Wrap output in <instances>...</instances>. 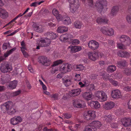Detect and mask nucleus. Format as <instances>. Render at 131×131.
<instances>
[{"mask_svg":"<svg viewBox=\"0 0 131 131\" xmlns=\"http://www.w3.org/2000/svg\"><path fill=\"white\" fill-rule=\"evenodd\" d=\"M110 82L114 86H116L118 85V83L117 81L113 80L112 79H110Z\"/></svg>","mask_w":131,"mask_h":131,"instance_id":"5fc2aeb1","label":"nucleus"},{"mask_svg":"<svg viewBox=\"0 0 131 131\" xmlns=\"http://www.w3.org/2000/svg\"><path fill=\"white\" fill-rule=\"evenodd\" d=\"M126 62L125 60H121L117 62V66L119 68H123L126 66Z\"/></svg>","mask_w":131,"mask_h":131,"instance_id":"473e14b6","label":"nucleus"},{"mask_svg":"<svg viewBox=\"0 0 131 131\" xmlns=\"http://www.w3.org/2000/svg\"><path fill=\"white\" fill-rule=\"evenodd\" d=\"M121 122L123 125L125 127L131 125V119L130 118H124L122 119Z\"/></svg>","mask_w":131,"mask_h":131,"instance_id":"aec40b11","label":"nucleus"},{"mask_svg":"<svg viewBox=\"0 0 131 131\" xmlns=\"http://www.w3.org/2000/svg\"><path fill=\"white\" fill-rule=\"evenodd\" d=\"M73 104L75 107L79 108L82 107V104L80 103L77 100H75L73 103Z\"/></svg>","mask_w":131,"mask_h":131,"instance_id":"c03bdc74","label":"nucleus"},{"mask_svg":"<svg viewBox=\"0 0 131 131\" xmlns=\"http://www.w3.org/2000/svg\"><path fill=\"white\" fill-rule=\"evenodd\" d=\"M108 20L105 17H99L96 19V22L98 24H106L107 23Z\"/></svg>","mask_w":131,"mask_h":131,"instance_id":"6ab92c4d","label":"nucleus"},{"mask_svg":"<svg viewBox=\"0 0 131 131\" xmlns=\"http://www.w3.org/2000/svg\"><path fill=\"white\" fill-rule=\"evenodd\" d=\"M43 131H52L53 130V129H48L47 127H45L43 128Z\"/></svg>","mask_w":131,"mask_h":131,"instance_id":"338daca9","label":"nucleus"},{"mask_svg":"<svg viewBox=\"0 0 131 131\" xmlns=\"http://www.w3.org/2000/svg\"><path fill=\"white\" fill-rule=\"evenodd\" d=\"M88 5L92 8L95 7H96L98 12L101 13L103 10H106L107 9V2L105 0H99L97 1L95 5H94L93 0H88Z\"/></svg>","mask_w":131,"mask_h":131,"instance_id":"f257e3e1","label":"nucleus"},{"mask_svg":"<svg viewBox=\"0 0 131 131\" xmlns=\"http://www.w3.org/2000/svg\"><path fill=\"white\" fill-rule=\"evenodd\" d=\"M74 25L76 28L78 29H80L84 26L82 22L79 20L75 21L74 23Z\"/></svg>","mask_w":131,"mask_h":131,"instance_id":"c756f323","label":"nucleus"},{"mask_svg":"<svg viewBox=\"0 0 131 131\" xmlns=\"http://www.w3.org/2000/svg\"><path fill=\"white\" fill-rule=\"evenodd\" d=\"M88 38V36L86 35L81 36L80 37V39L81 40L84 41L86 38Z\"/></svg>","mask_w":131,"mask_h":131,"instance_id":"680f3d73","label":"nucleus"},{"mask_svg":"<svg viewBox=\"0 0 131 131\" xmlns=\"http://www.w3.org/2000/svg\"><path fill=\"white\" fill-rule=\"evenodd\" d=\"M128 108L129 109H131V99H130L127 103Z\"/></svg>","mask_w":131,"mask_h":131,"instance_id":"774afa93","label":"nucleus"},{"mask_svg":"<svg viewBox=\"0 0 131 131\" xmlns=\"http://www.w3.org/2000/svg\"><path fill=\"white\" fill-rule=\"evenodd\" d=\"M38 62L43 65L48 66L50 65L51 62L49 59L45 56H41L38 58Z\"/></svg>","mask_w":131,"mask_h":131,"instance_id":"39448f33","label":"nucleus"},{"mask_svg":"<svg viewBox=\"0 0 131 131\" xmlns=\"http://www.w3.org/2000/svg\"><path fill=\"white\" fill-rule=\"evenodd\" d=\"M16 49V47H14L12 48L9 50L7 51L4 54V56L5 57H7L9 55L11 54Z\"/></svg>","mask_w":131,"mask_h":131,"instance_id":"ea45409f","label":"nucleus"},{"mask_svg":"<svg viewBox=\"0 0 131 131\" xmlns=\"http://www.w3.org/2000/svg\"><path fill=\"white\" fill-rule=\"evenodd\" d=\"M95 88V86L93 84H89L86 85V89L87 91H91L93 90Z\"/></svg>","mask_w":131,"mask_h":131,"instance_id":"a18cd8bd","label":"nucleus"},{"mask_svg":"<svg viewBox=\"0 0 131 131\" xmlns=\"http://www.w3.org/2000/svg\"><path fill=\"white\" fill-rule=\"evenodd\" d=\"M107 35L109 36H112L114 34V30L112 28H108Z\"/></svg>","mask_w":131,"mask_h":131,"instance_id":"de8ad7c7","label":"nucleus"},{"mask_svg":"<svg viewBox=\"0 0 131 131\" xmlns=\"http://www.w3.org/2000/svg\"><path fill=\"white\" fill-rule=\"evenodd\" d=\"M72 116L71 114L69 113H65L63 114L62 115V117L65 119H68L70 118Z\"/></svg>","mask_w":131,"mask_h":131,"instance_id":"09e8293b","label":"nucleus"},{"mask_svg":"<svg viewBox=\"0 0 131 131\" xmlns=\"http://www.w3.org/2000/svg\"><path fill=\"white\" fill-rule=\"evenodd\" d=\"M70 40L72 42L73 45H78L80 43L79 40L78 39H71V40Z\"/></svg>","mask_w":131,"mask_h":131,"instance_id":"603ef678","label":"nucleus"},{"mask_svg":"<svg viewBox=\"0 0 131 131\" xmlns=\"http://www.w3.org/2000/svg\"><path fill=\"white\" fill-rule=\"evenodd\" d=\"M15 117L18 124L22 121V119L20 116H18L17 117Z\"/></svg>","mask_w":131,"mask_h":131,"instance_id":"13d9d810","label":"nucleus"},{"mask_svg":"<svg viewBox=\"0 0 131 131\" xmlns=\"http://www.w3.org/2000/svg\"><path fill=\"white\" fill-rule=\"evenodd\" d=\"M18 82L16 80H14L10 82L9 84L8 87L11 89H15L17 85Z\"/></svg>","mask_w":131,"mask_h":131,"instance_id":"7c9ffc66","label":"nucleus"},{"mask_svg":"<svg viewBox=\"0 0 131 131\" xmlns=\"http://www.w3.org/2000/svg\"><path fill=\"white\" fill-rule=\"evenodd\" d=\"M48 25L49 26L54 27L56 25V23H54V22L53 21L52 22H50L48 23Z\"/></svg>","mask_w":131,"mask_h":131,"instance_id":"69168bd1","label":"nucleus"},{"mask_svg":"<svg viewBox=\"0 0 131 131\" xmlns=\"http://www.w3.org/2000/svg\"><path fill=\"white\" fill-rule=\"evenodd\" d=\"M95 117V112L94 111H90L84 113V118L86 120L94 119Z\"/></svg>","mask_w":131,"mask_h":131,"instance_id":"1a4fd4ad","label":"nucleus"},{"mask_svg":"<svg viewBox=\"0 0 131 131\" xmlns=\"http://www.w3.org/2000/svg\"><path fill=\"white\" fill-rule=\"evenodd\" d=\"M84 66L82 64L77 65L75 68V70L77 71H82L84 70Z\"/></svg>","mask_w":131,"mask_h":131,"instance_id":"79ce46f5","label":"nucleus"},{"mask_svg":"<svg viewBox=\"0 0 131 131\" xmlns=\"http://www.w3.org/2000/svg\"><path fill=\"white\" fill-rule=\"evenodd\" d=\"M110 123L111 126L112 128H116L117 127L118 124L117 123L114 122L112 123Z\"/></svg>","mask_w":131,"mask_h":131,"instance_id":"e2e57ef3","label":"nucleus"},{"mask_svg":"<svg viewBox=\"0 0 131 131\" xmlns=\"http://www.w3.org/2000/svg\"><path fill=\"white\" fill-rule=\"evenodd\" d=\"M91 124L95 128H96V130L97 129L100 128L102 125L101 124L100 122L97 121H93Z\"/></svg>","mask_w":131,"mask_h":131,"instance_id":"2f4dec72","label":"nucleus"},{"mask_svg":"<svg viewBox=\"0 0 131 131\" xmlns=\"http://www.w3.org/2000/svg\"><path fill=\"white\" fill-rule=\"evenodd\" d=\"M45 35L47 36V39H55L57 37L56 34L52 32H48L45 34Z\"/></svg>","mask_w":131,"mask_h":131,"instance_id":"393cba45","label":"nucleus"},{"mask_svg":"<svg viewBox=\"0 0 131 131\" xmlns=\"http://www.w3.org/2000/svg\"><path fill=\"white\" fill-rule=\"evenodd\" d=\"M68 28L65 26H62L59 27L57 31L59 33H63L68 31Z\"/></svg>","mask_w":131,"mask_h":131,"instance_id":"cd10ccee","label":"nucleus"},{"mask_svg":"<svg viewBox=\"0 0 131 131\" xmlns=\"http://www.w3.org/2000/svg\"><path fill=\"white\" fill-rule=\"evenodd\" d=\"M53 14L55 16L57 20L59 21H60L61 19V15L58 14V11L57 10L55 9H53L52 11Z\"/></svg>","mask_w":131,"mask_h":131,"instance_id":"c85d7f7f","label":"nucleus"},{"mask_svg":"<svg viewBox=\"0 0 131 131\" xmlns=\"http://www.w3.org/2000/svg\"><path fill=\"white\" fill-rule=\"evenodd\" d=\"M62 63L63 61L61 60H59L54 62L53 64L52 65L53 67L51 71L52 74H54L58 70V69H56L54 66H57Z\"/></svg>","mask_w":131,"mask_h":131,"instance_id":"a211bd4d","label":"nucleus"},{"mask_svg":"<svg viewBox=\"0 0 131 131\" xmlns=\"http://www.w3.org/2000/svg\"><path fill=\"white\" fill-rule=\"evenodd\" d=\"M62 82L66 87H68L71 84L72 79L71 77L66 76L62 79Z\"/></svg>","mask_w":131,"mask_h":131,"instance_id":"dca6fc26","label":"nucleus"},{"mask_svg":"<svg viewBox=\"0 0 131 131\" xmlns=\"http://www.w3.org/2000/svg\"><path fill=\"white\" fill-rule=\"evenodd\" d=\"M88 105L92 108H98L100 107V104L97 101H92L89 102Z\"/></svg>","mask_w":131,"mask_h":131,"instance_id":"4be33fe9","label":"nucleus"},{"mask_svg":"<svg viewBox=\"0 0 131 131\" xmlns=\"http://www.w3.org/2000/svg\"><path fill=\"white\" fill-rule=\"evenodd\" d=\"M95 95L100 102H103L106 100L107 96L105 93L102 91H97L95 93Z\"/></svg>","mask_w":131,"mask_h":131,"instance_id":"7ed1b4c3","label":"nucleus"},{"mask_svg":"<svg viewBox=\"0 0 131 131\" xmlns=\"http://www.w3.org/2000/svg\"><path fill=\"white\" fill-rule=\"evenodd\" d=\"M114 106V103L112 101L106 102L104 106V108L107 110L111 109Z\"/></svg>","mask_w":131,"mask_h":131,"instance_id":"b1692460","label":"nucleus"},{"mask_svg":"<svg viewBox=\"0 0 131 131\" xmlns=\"http://www.w3.org/2000/svg\"><path fill=\"white\" fill-rule=\"evenodd\" d=\"M96 128L94 127L91 124L90 125L86 127L84 131H96Z\"/></svg>","mask_w":131,"mask_h":131,"instance_id":"c9c22d12","label":"nucleus"},{"mask_svg":"<svg viewBox=\"0 0 131 131\" xmlns=\"http://www.w3.org/2000/svg\"><path fill=\"white\" fill-rule=\"evenodd\" d=\"M103 118L104 119L106 120L107 122L110 123L113 120H114L116 117L114 116L112 114H110L107 116L106 115L104 116Z\"/></svg>","mask_w":131,"mask_h":131,"instance_id":"412c9836","label":"nucleus"},{"mask_svg":"<svg viewBox=\"0 0 131 131\" xmlns=\"http://www.w3.org/2000/svg\"><path fill=\"white\" fill-rule=\"evenodd\" d=\"M75 80L78 81H80L81 80V78L80 74H76L75 75Z\"/></svg>","mask_w":131,"mask_h":131,"instance_id":"bf43d9fd","label":"nucleus"},{"mask_svg":"<svg viewBox=\"0 0 131 131\" xmlns=\"http://www.w3.org/2000/svg\"><path fill=\"white\" fill-rule=\"evenodd\" d=\"M111 96L114 99H117L120 98L122 94L120 91L118 89L113 90L111 93Z\"/></svg>","mask_w":131,"mask_h":131,"instance_id":"9b49d317","label":"nucleus"},{"mask_svg":"<svg viewBox=\"0 0 131 131\" xmlns=\"http://www.w3.org/2000/svg\"><path fill=\"white\" fill-rule=\"evenodd\" d=\"M119 40L122 43L127 46H129L131 43V41L129 37L124 35L121 36L119 37Z\"/></svg>","mask_w":131,"mask_h":131,"instance_id":"9d476101","label":"nucleus"},{"mask_svg":"<svg viewBox=\"0 0 131 131\" xmlns=\"http://www.w3.org/2000/svg\"><path fill=\"white\" fill-rule=\"evenodd\" d=\"M73 37V36L71 34H66L61 35L60 37V39L61 41H66L69 40H71Z\"/></svg>","mask_w":131,"mask_h":131,"instance_id":"ddd939ff","label":"nucleus"},{"mask_svg":"<svg viewBox=\"0 0 131 131\" xmlns=\"http://www.w3.org/2000/svg\"><path fill=\"white\" fill-rule=\"evenodd\" d=\"M123 73L127 76L131 75V69L129 68H126L124 70Z\"/></svg>","mask_w":131,"mask_h":131,"instance_id":"37998d69","label":"nucleus"},{"mask_svg":"<svg viewBox=\"0 0 131 131\" xmlns=\"http://www.w3.org/2000/svg\"><path fill=\"white\" fill-rule=\"evenodd\" d=\"M116 69V68L115 66L111 65L108 67L107 71L108 72H112L115 71Z\"/></svg>","mask_w":131,"mask_h":131,"instance_id":"4c0bfd02","label":"nucleus"},{"mask_svg":"<svg viewBox=\"0 0 131 131\" xmlns=\"http://www.w3.org/2000/svg\"><path fill=\"white\" fill-rule=\"evenodd\" d=\"M108 28L106 27H103L101 28V31L104 34L106 35H107V32Z\"/></svg>","mask_w":131,"mask_h":131,"instance_id":"49530a36","label":"nucleus"},{"mask_svg":"<svg viewBox=\"0 0 131 131\" xmlns=\"http://www.w3.org/2000/svg\"><path fill=\"white\" fill-rule=\"evenodd\" d=\"M10 46L9 43H4L2 46V48L3 49L6 50L7 49L8 47Z\"/></svg>","mask_w":131,"mask_h":131,"instance_id":"6e6d98bb","label":"nucleus"},{"mask_svg":"<svg viewBox=\"0 0 131 131\" xmlns=\"http://www.w3.org/2000/svg\"><path fill=\"white\" fill-rule=\"evenodd\" d=\"M117 47L118 48L121 49H126L125 45L122 43L117 42Z\"/></svg>","mask_w":131,"mask_h":131,"instance_id":"8fccbe9b","label":"nucleus"},{"mask_svg":"<svg viewBox=\"0 0 131 131\" xmlns=\"http://www.w3.org/2000/svg\"><path fill=\"white\" fill-rule=\"evenodd\" d=\"M12 70L13 68L11 65L7 62L2 63L0 68V70L1 71L4 73H7Z\"/></svg>","mask_w":131,"mask_h":131,"instance_id":"f03ea898","label":"nucleus"},{"mask_svg":"<svg viewBox=\"0 0 131 131\" xmlns=\"http://www.w3.org/2000/svg\"><path fill=\"white\" fill-rule=\"evenodd\" d=\"M61 20L63 23L66 25H68L71 23V20L70 18L66 15L63 16L61 15L60 20Z\"/></svg>","mask_w":131,"mask_h":131,"instance_id":"f3484780","label":"nucleus"},{"mask_svg":"<svg viewBox=\"0 0 131 131\" xmlns=\"http://www.w3.org/2000/svg\"><path fill=\"white\" fill-rule=\"evenodd\" d=\"M78 0H73L70 3V11L72 13H74L79 6Z\"/></svg>","mask_w":131,"mask_h":131,"instance_id":"6e6552de","label":"nucleus"},{"mask_svg":"<svg viewBox=\"0 0 131 131\" xmlns=\"http://www.w3.org/2000/svg\"><path fill=\"white\" fill-rule=\"evenodd\" d=\"M100 75L103 76V78L104 80H107L110 79V76L108 74L104 72H102V73H100Z\"/></svg>","mask_w":131,"mask_h":131,"instance_id":"58836bf2","label":"nucleus"},{"mask_svg":"<svg viewBox=\"0 0 131 131\" xmlns=\"http://www.w3.org/2000/svg\"><path fill=\"white\" fill-rule=\"evenodd\" d=\"M32 27L34 30L38 32H42L44 30L43 26L36 23H34Z\"/></svg>","mask_w":131,"mask_h":131,"instance_id":"4468645a","label":"nucleus"},{"mask_svg":"<svg viewBox=\"0 0 131 131\" xmlns=\"http://www.w3.org/2000/svg\"><path fill=\"white\" fill-rule=\"evenodd\" d=\"M124 89L126 91H131V87L129 86L125 87L124 88Z\"/></svg>","mask_w":131,"mask_h":131,"instance_id":"0e129e2a","label":"nucleus"},{"mask_svg":"<svg viewBox=\"0 0 131 131\" xmlns=\"http://www.w3.org/2000/svg\"><path fill=\"white\" fill-rule=\"evenodd\" d=\"M118 55L121 57H124L128 58L130 56L129 53L122 50H119L118 52Z\"/></svg>","mask_w":131,"mask_h":131,"instance_id":"5701e85b","label":"nucleus"},{"mask_svg":"<svg viewBox=\"0 0 131 131\" xmlns=\"http://www.w3.org/2000/svg\"><path fill=\"white\" fill-rule=\"evenodd\" d=\"M17 19H15V17L10 22H9V23L6 26H9L8 28H10L12 27L13 25H14V24H12V23L13 22L15 21V20Z\"/></svg>","mask_w":131,"mask_h":131,"instance_id":"3c124183","label":"nucleus"},{"mask_svg":"<svg viewBox=\"0 0 131 131\" xmlns=\"http://www.w3.org/2000/svg\"><path fill=\"white\" fill-rule=\"evenodd\" d=\"M88 56L89 58L91 60L94 61L99 57H102L103 55V53L100 52H89L88 53Z\"/></svg>","mask_w":131,"mask_h":131,"instance_id":"423d86ee","label":"nucleus"},{"mask_svg":"<svg viewBox=\"0 0 131 131\" xmlns=\"http://www.w3.org/2000/svg\"><path fill=\"white\" fill-rule=\"evenodd\" d=\"M82 96L85 100H91L93 98L92 94L89 92H84Z\"/></svg>","mask_w":131,"mask_h":131,"instance_id":"a878e982","label":"nucleus"},{"mask_svg":"<svg viewBox=\"0 0 131 131\" xmlns=\"http://www.w3.org/2000/svg\"><path fill=\"white\" fill-rule=\"evenodd\" d=\"M80 125L79 124H76L73 127L72 126H69L68 128L71 131H75L78 129Z\"/></svg>","mask_w":131,"mask_h":131,"instance_id":"a19ab883","label":"nucleus"},{"mask_svg":"<svg viewBox=\"0 0 131 131\" xmlns=\"http://www.w3.org/2000/svg\"><path fill=\"white\" fill-rule=\"evenodd\" d=\"M71 68L70 64L66 63L60 66V70L62 73H65L70 71L71 70Z\"/></svg>","mask_w":131,"mask_h":131,"instance_id":"0eeeda50","label":"nucleus"},{"mask_svg":"<svg viewBox=\"0 0 131 131\" xmlns=\"http://www.w3.org/2000/svg\"><path fill=\"white\" fill-rule=\"evenodd\" d=\"M21 92V90H18L17 91L13 92V95L14 96H16L19 95Z\"/></svg>","mask_w":131,"mask_h":131,"instance_id":"052dcab7","label":"nucleus"},{"mask_svg":"<svg viewBox=\"0 0 131 131\" xmlns=\"http://www.w3.org/2000/svg\"><path fill=\"white\" fill-rule=\"evenodd\" d=\"M126 19L128 22L131 24V15H128L126 17Z\"/></svg>","mask_w":131,"mask_h":131,"instance_id":"4d7b16f0","label":"nucleus"},{"mask_svg":"<svg viewBox=\"0 0 131 131\" xmlns=\"http://www.w3.org/2000/svg\"><path fill=\"white\" fill-rule=\"evenodd\" d=\"M0 16L2 18H5L8 16V13L5 10L0 8Z\"/></svg>","mask_w":131,"mask_h":131,"instance_id":"72a5a7b5","label":"nucleus"},{"mask_svg":"<svg viewBox=\"0 0 131 131\" xmlns=\"http://www.w3.org/2000/svg\"><path fill=\"white\" fill-rule=\"evenodd\" d=\"M69 49H70L71 51L72 52H75L80 50L81 47L79 46H73L71 45L68 47Z\"/></svg>","mask_w":131,"mask_h":131,"instance_id":"bb28decb","label":"nucleus"},{"mask_svg":"<svg viewBox=\"0 0 131 131\" xmlns=\"http://www.w3.org/2000/svg\"><path fill=\"white\" fill-rule=\"evenodd\" d=\"M10 123L13 125L18 124L15 117L11 119Z\"/></svg>","mask_w":131,"mask_h":131,"instance_id":"864d4df0","label":"nucleus"},{"mask_svg":"<svg viewBox=\"0 0 131 131\" xmlns=\"http://www.w3.org/2000/svg\"><path fill=\"white\" fill-rule=\"evenodd\" d=\"M89 47L93 50H95L97 49L99 46V43L94 40L90 41L88 44Z\"/></svg>","mask_w":131,"mask_h":131,"instance_id":"f8f14e48","label":"nucleus"},{"mask_svg":"<svg viewBox=\"0 0 131 131\" xmlns=\"http://www.w3.org/2000/svg\"><path fill=\"white\" fill-rule=\"evenodd\" d=\"M81 92L80 89H79L73 90L72 91L71 95L73 96H77L80 94Z\"/></svg>","mask_w":131,"mask_h":131,"instance_id":"f704fd0d","label":"nucleus"},{"mask_svg":"<svg viewBox=\"0 0 131 131\" xmlns=\"http://www.w3.org/2000/svg\"><path fill=\"white\" fill-rule=\"evenodd\" d=\"M50 43V40L47 38L44 39H41L40 41L39 46L41 47H45L49 46Z\"/></svg>","mask_w":131,"mask_h":131,"instance_id":"2eb2a0df","label":"nucleus"},{"mask_svg":"<svg viewBox=\"0 0 131 131\" xmlns=\"http://www.w3.org/2000/svg\"><path fill=\"white\" fill-rule=\"evenodd\" d=\"M119 9L118 6H114L112 9L111 13L113 16L115 15L118 12Z\"/></svg>","mask_w":131,"mask_h":131,"instance_id":"e433bc0d","label":"nucleus"},{"mask_svg":"<svg viewBox=\"0 0 131 131\" xmlns=\"http://www.w3.org/2000/svg\"><path fill=\"white\" fill-rule=\"evenodd\" d=\"M4 105L6 107L8 113L9 115H13L16 112L13 107V104L12 102L9 101L5 103Z\"/></svg>","mask_w":131,"mask_h":131,"instance_id":"20e7f679","label":"nucleus"}]
</instances>
